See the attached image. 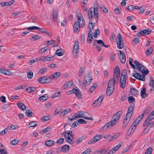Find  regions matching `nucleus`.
<instances>
[{
    "label": "nucleus",
    "mask_w": 154,
    "mask_h": 154,
    "mask_svg": "<svg viewBox=\"0 0 154 154\" xmlns=\"http://www.w3.org/2000/svg\"><path fill=\"white\" fill-rule=\"evenodd\" d=\"M152 48H149L146 51V56H149L150 55V54L152 52Z\"/></svg>",
    "instance_id": "obj_42"
},
{
    "label": "nucleus",
    "mask_w": 154,
    "mask_h": 154,
    "mask_svg": "<svg viewBox=\"0 0 154 154\" xmlns=\"http://www.w3.org/2000/svg\"><path fill=\"white\" fill-rule=\"evenodd\" d=\"M98 11L97 8H90L88 11V17L91 21L95 18L96 22L97 23L98 20Z\"/></svg>",
    "instance_id": "obj_5"
},
{
    "label": "nucleus",
    "mask_w": 154,
    "mask_h": 154,
    "mask_svg": "<svg viewBox=\"0 0 154 154\" xmlns=\"http://www.w3.org/2000/svg\"><path fill=\"white\" fill-rule=\"evenodd\" d=\"M86 137L85 136H82V137L79 138L77 140L76 143L77 144H78L79 143L81 142L83 140L85 139Z\"/></svg>",
    "instance_id": "obj_43"
},
{
    "label": "nucleus",
    "mask_w": 154,
    "mask_h": 154,
    "mask_svg": "<svg viewBox=\"0 0 154 154\" xmlns=\"http://www.w3.org/2000/svg\"><path fill=\"white\" fill-rule=\"evenodd\" d=\"M149 85L150 86L152 87L153 88V89H150V91H152L154 89V80L152 79L150 81V82L149 84Z\"/></svg>",
    "instance_id": "obj_52"
},
{
    "label": "nucleus",
    "mask_w": 154,
    "mask_h": 154,
    "mask_svg": "<svg viewBox=\"0 0 154 154\" xmlns=\"http://www.w3.org/2000/svg\"><path fill=\"white\" fill-rule=\"evenodd\" d=\"M50 119V118L49 116H44L41 118V120L43 122H45L48 121Z\"/></svg>",
    "instance_id": "obj_53"
},
{
    "label": "nucleus",
    "mask_w": 154,
    "mask_h": 154,
    "mask_svg": "<svg viewBox=\"0 0 154 154\" xmlns=\"http://www.w3.org/2000/svg\"><path fill=\"white\" fill-rule=\"evenodd\" d=\"M38 80L41 83H46V82L47 81V76H45L39 78Z\"/></svg>",
    "instance_id": "obj_24"
},
{
    "label": "nucleus",
    "mask_w": 154,
    "mask_h": 154,
    "mask_svg": "<svg viewBox=\"0 0 154 154\" xmlns=\"http://www.w3.org/2000/svg\"><path fill=\"white\" fill-rule=\"evenodd\" d=\"M49 50V48L47 46L41 48L40 49L41 54L43 53H44L48 51Z\"/></svg>",
    "instance_id": "obj_41"
},
{
    "label": "nucleus",
    "mask_w": 154,
    "mask_h": 154,
    "mask_svg": "<svg viewBox=\"0 0 154 154\" xmlns=\"http://www.w3.org/2000/svg\"><path fill=\"white\" fill-rule=\"evenodd\" d=\"M102 138L101 135L97 134L94 136L91 140V142L88 143L89 144L93 143L98 141Z\"/></svg>",
    "instance_id": "obj_15"
},
{
    "label": "nucleus",
    "mask_w": 154,
    "mask_h": 154,
    "mask_svg": "<svg viewBox=\"0 0 154 154\" xmlns=\"http://www.w3.org/2000/svg\"><path fill=\"white\" fill-rule=\"evenodd\" d=\"M100 45L101 46H103L106 48H108V46L106 45L103 43V41L101 40H95L93 42V46H95L96 45Z\"/></svg>",
    "instance_id": "obj_17"
},
{
    "label": "nucleus",
    "mask_w": 154,
    "mask_h": 154,
    "mask_svg": "<svg viewBox=\"0 0 154 154\" xmlns=\"http://www.w3.org/2000/svg\"><path fill=\"white\" fill-rule=\"evenodd\" d=\"M91 152V150L89 149H88L84 151L82 154H90Z\"/></svg>",
    "instance_id": "obj_64"
},
{
    "label": "nucleus",
    "mask_w": 154,
    "mask_h": 154,
    "mask_svg": "<svg viewBox=\"0 0 154 154\" xmlns=\"http://www.w3.org/2000/svg\"><path fill=\"white\" fill-rule=\"evenodd\" d=\"M85 69V68L84 67H80L79 70V76L81 77L83 73L84 72Z\"/></svg>",
    "instance_id": "obj_38"
},
{
    "label": "nucleus",
    "mask_w": 154,
    "mask_h": 154,
    "mask_svg": "<svg viewBox=\"0 0 154 154\" xmlns=\"http://www.w3.org/2000/svg\"><path fill=\"white\" fill-rule=\"evenodd\" d=\"M104 98V96L101 95L98 98L95 100L93 103V106L94 107L99 106L101 103L102 100Z\"/></svg>",
    "instance_id": "obj_13"
},
{
    "label": "nucleus",
    "mask_w": 154,
    "mask_h": 154,
    "mask_svg": "<svg viewBox=\"0 0 154 154\" xmlns=\"http://www.w3.org/2000/svg\"><path fill=\"white\" fill-rule=\"evenodd\" d=\"M145 9V7H144L142 6L139 8L138 10V12L140 14H142L144 11Z\"/></svg>",
    "instance_id": "obj_47"
},
{
    "label": "nucleus",
    "mask_w": 154,
    "mask_h": 154,
    "mask_svg": "<svg viewBox=\"0 0 154 154\" xmlns=\"http://www.w3.org/2000/svg\"><path fill=\"white\" fill-rule=\"evenodd\" d=\"M100 34L99 29H97L95 31L94 33V36L95 38H96L97 35Z\"/></svg>",
    "instance_id": "obj_59"
},
{
    "label": "nucleus",
    "mask_w": 154,
    "mask_h": 154,
    "mask_svg": "<svg viewBox=\"0 0 154 154\" xmlns=\"http://www.w3.org/2000/svg\"><path fill=\"white\" fill-rule=\"evenodd\" d=\"M106 152V149H102L96 151L95 154H104Z\"/></svg>",
    "instance_id": "obj_37"
},
{
    "label": "nucleus",
    "mask_w": 154,
    "mask_h": 154,
    "mask_svg": "<svg viewBox=\"0 0 154 154\" xmlns=\"http://www.w3.org/2000/svg\"><path fill=\"white\" fill-rule=\"evenodd\" d=\"M56 54L59 56H61L63 54V50L61 49H58L56 52Z\"/></svg>",
    "instance_id": "obj_33"
},
{
    "label": "nucleus",
    "mask_w": 154,
    "mask_h": 154,
    "mask_svg": "<svg viewBox=\"0 0 154 154\" xmlns=\"http://www.w3.org/2000/svg\"><path fill=\"white\" fill-rule=\"evenodd\" d=\"M126 79H123L120 78V86L121 87L122 89H124L125 86Z\"/></svg>",
    "instance_id": "obj_22"
},
{
    "label": "nucleus",
    "mask_w": 154,
    "mask_h": 154,
    "mask_svg": "<svg viewBox=\"0 0 154 154\" xmlns=\"http://www.w3.org/2000/svg\"><path fill=\"white\" fill-rule=\"evenodd\" d=\"M47 44H46V45L48 46L54 44L55 42V41L54 40H52L47 41Z\"/></svg>",
    "instance_id": "obj_58"
},
{
    "label": "nucleus",
    "mask_w": 154,
    "mask_h": 154,
    "mask_svg": "<svg viewBox=\"0 0 154 154\" xmlns=\"http://www.w3.org/2000/svg\"><path fill=\"white\" fill-rule=\"evenodd\" d=\"M79 43L77 41L75 42L74 43L73 45L72 53L74 57H76L77 56V55L79 54Z\"/></svg>",
    "instance_id": "obj_11"
},
{
    "label": "nucleus",
    "mask_w": 154,
    "mask_h": 154,
    "mask_svg": "<svg viewBox=\"0 0 154 154\" xmlns=\"http://www.w3.org/2000/svg\"><path fill=\"white\" fill-rule=\"evenodd\" d=\"M92 80L90 75L89 74H87L84 79V82L88 85L91 82Z\"/></svg>",
    "instance_id": "obj_20"
},
{
    "label": "nucleus",
    "mask_w": 154,
    "mask_h": 154,
    "mask_svg": "<svg viewBox=\"0 0 154 154\" xmlns=\"http://www.w3.org/2000/svg\"><path fill=\"white\" fill-rule=\"evenodd\" d=\"M122 144V143L120 142L119 143L118 145L114 147L117 151L121 147Z\"/></svg>",
    "instance_id": "obj_60"
},
{
    "label": "nucleus",
    "mask_w": 154,
    "mask_h": 154,
    "mask_svg": "<svg viewBox=\"0 0 154 154\" xmlns=\"http://www.w3.org/2000/svg\"><path fill=\"white\" fill-rule=\"evenodd\" d=\"M25 113L26 115L29 117H31L33 115L32 112L30 111L29 110H26Z\"/></svg>",
    "instance_id": "obj_51"
},
{
    "label": "nucleus",
    "mask_w": 154,
    "mask_h": 154,
    "mask_svg": "<svg viewBox=\"0 0 154 154\" xmlns=\"http://www.w3.org/2000/svg\"><path fill=\"white\" fill-rule=\"evenodd\" d=\"M33 76V72L32 71H30L27 73V76L29 79H31Z\"/></svg>",
    "instance_id": "obj_50"
},
{
    "label": "nucleus",
    "mask_w": 154,
    "mask_h": 154,
    "mask_svg": "<svg viewBox=\"0 0 154 154\" xmlns=\"http://www.w3.org/2000/svg\"><path fill=\"white\" fill-rule=\"evenodd\" d=\"M73 93L75 94L76 96L79 98H81L82 97L81 93L79 89H75L74 88H73V89L66 92V94L67 95Z\"/></svg>",
    "instance_id": "obj_10"
},
{
    "label": "nucleus",
    "mask_w": 154,
    "mask_h": 154,
    "mask_svg": "<svg viewBox=\"0 0 154 154\" xmlns=\"http://www.w3.org/2000/svg\"><path fill=\"white\" fill-rule=\"evenodd\" d=\"M69 146L67 145H65L62 147V149L63 152H67L69 149Z\"/></svg>",
    "instance_id": "obj_31"
},
{
    "label": "nucleus",
    "mask_w": 154,
    "mask_h": 154,
    "mask_svg": "<svg viewBox=\"0 0 154 154\" xmlns=\"http://www.w3.org/2000/svg\"><path fill=\"white\" fill-rule=\"evenodd\" d=\"M97 86V84L95 83L92 86L90 87L89 90V91L91 93L93 92L96 88Z\"/></svg>",
    "instance_id": "obj_40"
},
{
    "label": "nucleus",
    "mask_w": 154,
    "mask_h": 154,
    "mask_svg": "<svg viewBox=\"0 0 154 154\" xmlns=\"http://www.w3.org/2000/svg\"><path fill=\"white\" fill-rule=\"evenodd\" d=\"M18 107L23 111L25 110L26 109V106L22 103L17 104Z\"/></svg>",
    "instance_id": "obj_32"
},
{
    "label": "nucleus",
    "mask_w": 154,
    "mask_h": 154,
    "mask_svg": "<svg viewBox=\"0 0 154 154\" xmlns=\"http://www.w3.org/2000/svg\"><path fill=\"white\" fill-rule=\"evenodd\" d=\"M130 91L131 92H132V93H133L134 94H134L135 95H137L138 94V91L137 90L134 88H131Z\"/></svg>",
    "instance_id": "obj_48"
},
{
    "label": "nucleus",
    "mask_w": 154,
    "mask_h": 154,
    "mask_svg": "<svg viewBox=\"0 0 154 154\" xmlns=\"http://www.w3.org/2000/svg\"><path fill=\"white\" fill-rule=\"evenodd\" d=\"M95 24V23L94 22V23H92V22H89L88 24V27L89 29H92Z\"/></svg>",
    "instance_id": "obj_55"
},
{
    "label": "nucleus",
    "mask_w": 154,
    "mask_h": 154,
    "mask_svg": "<svg viewBox=\"0 0 154 154\" xmlns=\"http://www.w3.org/2000/svg\"><path fill=\"white\" fill-rule=\"evenodd\" d=\"M144 116V114H142L141 115L139 116L136 119L135 121L133 122V125H137L141 121L142 119Z\"/></svg>",
    "instance_id": "obj_21"
},
{
    "label": "nucleus",
    "mask_w": 154,
    "mask_h": 154,
    "mask_svg": "<svg viewBox=\"0 0 154 154\" xmlns=\"http://www.w3.org/2000/svg\"><path fill=\"white\" fill-rule=\"evenodd\" d=\"M128 100L129 103H131L134 102L135 100L133 97L130 96L128 97Z\"/></svg>",
    "instance_id": "obj_56"
},
{
    "label": "nucleus",
    "mask_w": 154,
    "mask_h": 154,
    "mask_svg": "<svg viewBox=\"0 0 154 154\" xmlns=\"http://www.w3.org/2000/svg\"><path fill=\"white\" fill-rule=\"evenodd\" d=\"M54 56H50L49 57L47 56H41L39 58V60H42L43 62H47L51 61L53 59Z\"/></svg>",
    "instance_id": "obj_16"
},
{
    "label": "nucleus",
    "mask_w": 154,
    "mask_h": 154,
    "mask_svg": "<svg viewBox=\"0 0 154 154\" xmlns=\"http://www.w3.org/2000/svg\"><path fill=\"white\" fill-rule=\"evenodd\" d=\"M64 134L65 140L66 142L70 144H72L74 143L73 140L74 136L72 132L71 131H67L63 133Z\"/></svg>",
    "instance_id": "obj_7"
},
{
    "label": "nucleus",
    "mask_w": 154,
    "mask_h": 154,
    "mask_svg": "<svg viewBox=\"0 0 154 154\" xmlns=\"http://www.w3.org/2000/svg\"><path fill=\"white\" fill-rule=\"evenodd\" d=\"M101 10L104 12L106 13L108 12V10L104 6L102 7H100Z\"/></svg>",
    "instance_id": "obj_63"
},
{
    "label": "nucleus",
    "mask_w": 154,
    "mask_h": 154,
    "mask_svg": "<svg viewBox=\"0 0 154 154\" xmlns=\"http://www.w3.org/2000/svg\"><path fill=\"white\" fill-rule=\"evenodd\" d=\"M121 78L123 79L127 78V72L126 69H123L121 73Z\"/></svg>",
    "instance_id": "obj_27"
},
{
    "label": "nucleus",
    "mask_w": 154,
    "mask_h": 154,
    "mask_svg": "<svg viewBox=\"0 0 154 154\" xmlns=\"http://www.w3.org/2000/svg\"><path fill=\"white\" fill-rule=\"evenodd\" d=\"M36 89V88L35 87H29L26 88V91H28V93H31L35 91Z\"/></svg>",
    "instance_id": "obj_34"
},
{
    "label": "nucleus",
    "mask_w": 154,
    "mask_h": 154,
    "mask_svg": "<svg viewBox=\"0 0 154 154\" xmlns=\"http://www.w3.org/2000/svg\"><path fill=\"white\" fill-rule=\"evenodd\" d=\"M133 110L134 107L132 106H131L129 107L126 116L124 120L123 127L125 128L127 125L132 116Z\"/></svg>",
    "instance_id": "obj_6"
},
{
    "label": "nucleus",
    "mask_w": 154,
    "mask_h": 154,
    "mask_svg": "<svg viewBox=\"0 0 154 154\" xmlns=\"http://www.w3.org/2000/svg\"><path fill=\"white\" fill-rule=\"evenodd\" d=\"M53 77L52 76H49L48 78L47 77V81L46 83H48L51 82L53 80Z\"/></svg>",
    "instance_id": "obj_62"
},
{
    "label": "nucleus",
    "mask_w": 154,
    "mask_h": 154,
    "mask_svg": "<svg viewBox=\"0 0 154 154\" xmlns=\"http://www.w3.org/2000/svg\"><path fill=\"white\" fill-rule=\"evenodd\" d=\"M76 15L78 20L75 22L73 27L74 32H77L80 28H83L85 26V20L80 12H77Z\"/></svg>",
    "instance_id": "obj_2"
},
{
    "label": "nucleus",
    "mask_w": 154,
    "mask_h": 154,
    "mask_svg": "<svg viewBox=\"0 0 154 154\" xmlns=\"http://www.w3.org/2000/svg\"><path fill=\"white\" fill-rule=\"evenodd\" d=\"M116 42L117 47L119 49H122L124 48V40L121 34L119 33L118 34Z\"/></svg>",
    "instance_id": "obj_9"
},
{
    "label": "nucleus",
    "mask_w": 154,
    "mask_h": 154,
    "mask_svg": "<svg viewBox=\"0 0 154 154\" xmlns=\"http://www.w3.org/2000/svg\"><path fill=\"white\" fill-rule=\"evenodd\" d=\"M134 63L136 66L137 69L138 71V73H136L133 74L132 75L135 78L142 81L145 80V76L148 72V70L139 62L135 60Z\"/></svg>",
    "instance_id": "obj_1"
},
{
    "label": "nucleus",
    "mask_w": 154,
    "mask_h": 154,
    "mask_svg": "<svg viewBox=\"0 0 154 154\" xmlns=\"http://www.w3.org/2000/svg\"><path fill=\"white\" fill-rule=\"evenodd\" d=\"M57 13L56 12L54 11L53 13V21H55L57 18Z\"/></svg>",
    "instance_id": "obj_46"
},
{
    "label": "nucleus",
    "mask_w": 154,
    "mask_h": 154,
    "mask_svg": "<svg viewBox=\"0 0 154 154\" xmlns=\"http://www.w3.org/2000/svg\"><path fill=\"white\" fill-rule=\"evenodd\" d=\"M47 70V68L46 67L44 68L40 69L39 72H38L39 73H41V74H43Z\"/></svg>",
    "instance_id": "obj_57"
},
{
    "label": "nucleus",
    "mask_w": 154,
    "mask_h": 154,
    "mask_svg": "<svg viewBox=\"0 0 154 154\" xmlns=\"http://www.w3.org/2000/svg\"><path fill=\"white\" fill-rule=\"evenodd\" d=\"M120 75L119 68V67L116 66L115 69L113 78L109 80L108 87L114 88L115 85L117 84L119 82Z\"/></svg>",
    "instance_id": "obj_3"
},
{
    "label": "nucleus",
    "mask_w": 154,
    "mask_h": 154,
    "mask_svg": "<svg viewBox=\"0 0 154 154\" xmlns=\"http://www.w3.org/2000/svg\"><path fill=\"white\" fill-rule=\"evenodd\" d=\"M146 89L145 88H143L140 92V95L142 98H145L147 97V94H146Z\"/></svg>",
    "instance_id": "obj_29"
},
{
    "label": "nucleus",
    "mask_w": 154,
    "mask_h": 154,
    "mask_svg": "<svg viewBox=\"0 0 154 154\" xmlns=\"http://www.w3.org/2000/svg\"><path fill=\"white\" fill-rule=\"evenodd\" d=\"M61 75L60 72H57L52 75V76L54 78H57L60 76Z\"/></svg>",
    "instance_id": "obj_44"
},
{
    "label": "nucleus",
    "mask_w": 154,
    "mask_h": 154,
    "mask_svg": "<svg viewBox=\"0 0 154 154\" xmlns=\"http://www.w3.org/2000/svg\"><path fill=\"white\" fill-rule=\"evenodd\" d=\"M55 142L54 141L52 140H48L45 142V144L48 147H50L53 145Z\"/></svg>",
    "instance_id": "obj_28"
},
{
    "label": "nucleus",
    "mask_w": 154,
    "mask_h": 154,
    "mask_svg": "<svg viewBox=\"0 0 154 154\" xmlns=\"http://www.w3.org/2000/svg\"><path fill=\"white\" fill-rule=\"evenodd\" d=\"M121 116L120 112H117L112 117L111 121L106 124L102 127L103 129L104 130H106L108 128H110L112 126L115 125L116 122L119 120Z\"/></svg>",
    "instance_id": "obj_4"
},
{
    "label": "nucleus",
    "mask_w": 154,
    "mask_h": 154,
    "mask_svg": "<svg viewBox=\"0 0 154 154\" xmlns=\"http://www.w3.org/2000/svg\"><path fill=\"white\" fill-rule=\"evenodd\" d=\"M154 119V113L152 112L147 117L143 123V126H145L148 124L149 123Z\"/></svg>",
    "instance_id": "obj_12"
},
{
    "label": "nucleus",
    "mask_w": 154,
    "mask_h": 154,
    "mask_svg": "<svg viewBox=\"0 0 154 154\" xmlns=\"http://www.w3.org/2000/svg\"><path fill=\"white\" fill-rule=\"evenodd\" d=\"M29 126L28 127L29 128L31 127H35L37 125V123L35 121L32 122L29 124Z\"/></svg>",
    "instance_id": "obj_36"
},
{
    "label": "nucleus",
    "mask_w": 154,
    "mask_h": 154,
    "mask_svg": "<svg viewBox=\"0 0 154 154\" xmlns=\"http://www.w3.org/2000/svg\"><path fill=\"white\" fill-rule=\"evenodd\" d=\"M119 54L118 55L119 59L122 63H125L126 61V57L124 52L121 51H119Z\"/></svg>",
    "instance_id": "obj_14"
},
{
    "label": "nucleus",
    "mask_w": 154,
    "mask_h": 154,
    "mask_svg": "<svg viewBox=\"0 0 154 154\" xmlns=\"http://www.w3.org/2000/svg\"><path fill=\"white\" fill-rule=\"evenodd\" d=\"M40 36L38 35H35L32 36V38L33 39V41H35L36 40L39 39L40 38Z\"/></svg>",
    "instance_id": "obj_54"
},
{
    "label": "nucleus",
    "mask_w": 154,
    "mask_h": 154,
    "mask_svg": "<svg viewBox=\"0 0 154 154\" xmlns=\"http://www.w3.org/2000/svg\"><path fill=\"white\" fill-rule=\"evenodd\" d=\"M63 87L64 89H66L71 87V88L72 89V90L73 89V88H74L72 81H69L66 82L64 85Z\"/></svg>",
    "instance_id": "obj_19"
},
{
    "label": "nucleus",
    "mask_w": 154,
    "mask_h": 154,
    "mask_svg": "<svg viewBox=\"0 0 154 154\" xmlns=\"http://www.w3.org/2000/svg\"><path fill=\"white\" fill-rule=\"evenodd\" d=\"M38 29V26H32L29 27L27 28V29H27L28 30H37V29Z\"/></svg>",
    "instance_id": "obj_49"
},
{
    "label": "nucleus",
    "mask_w": 154,
    "mask_h": 154,
    "mask_svg": "<svg viewBox=\"0 0 154 154\" xmlns=\"http://www.w3.org/2000/svg\"><path fill=\"white\" fill-rule=\"evenodd\" d=\"M114 88H112L110 87H108L106 91V95L109 96L113 92Z\"/></svg>",
    "instance_id": "obj_26"
},
{
    "label": "nucleus",
    "mask_w": 154,
    "mask_h": 154,
    "mask_svg": "<svg viewBox=\"0 0 154 154\" xmlns=\"http://www.w3.org/2000/svg\"><path fill=\"white\" fill-rule=\"evenodd\" d=\"M152 151V147H149L146 150L145 154H151Z\"/></svg>",
    "instance_id": "obj_45"
},
{
    "label": "nucleus",
    "mask_w": 154,
    "mask_h": 154,
    "mask_svg": "<svg viewBox=\"0 0 154 154\" xmlns=\"http://www.w3.org/2000/svg\"><path fill=\"white\" fill-rule=\"evenodd\" d=\"M48 98V96L47 94H45L39 97V99L41 100H43L45 101L47 100Z\"/></svg>",
    "instance_id": "obj_35"
},
{
    "label": "nucleus",
    "mask_w": 154,
    "mask_h": 154,
    "mask_svg": "<svg viewBox=\"0 0 154 154\" xmlns=\"http://www.w3.org/2000/svg\"><path fill=\"white\" fill-rule=\"evenodd\" d=\"M70 111V110L69 109H67L61 112L60 113V115L61 116H63L67 114Z\"/></svg>",
    "instance_id": "obj_30"
},
{
    "label": "nucleus",
    "mask_w": 154,
    "mask_h": 154,
    "mask_svg": "<svg viewBox=\"0 0 154 154\" xmlns=\"http://www.w3.org/2000/svg\"><path fill=\"white\" fill-rule=\"evenodd\" d=\"M151 31L146 29L143 30L142 31L139 32L137 34V35L138 36H140L143 35H147L150 34Z\"/></svg>",
    "instance_id": "obj_18"
},
{
    "label": "nucleus",
    "mask_w": 154,
    "mask_h": 154,
    "mask_svg": "<svg viewBox=\"0 0 154 154\" xmlns=\"http://www.w3.org/2000/svg\"><path fill=\"white\" fill-rule=\"evenodd\" d=\"M0 73H2L6 75H11V72L8 70L0 69Z\"/></svg>",
    "instance_id": "obj_25"
},
{
    "label": "nucleus",
    "mask_w": 154,
    "mask_h": 154,
    "mask_svg": "<svg viewBox=\"0 0 154 154\" xmlns=\"http://www.w3.org/2000/svg\"><path fill=\"white\" fill-rule=\"evenodd\" d=\"M137 126V125L135 126L134 125H133V123H132V125L130 127L128 131L129 136L136 129V127Z\"/></svg>",
    "instance_id": "obj_23"
},
{
    "label": "nucleus",
    "mask_w": 154,
    "mask_h": 154,
    "mask_svg": "<svg viewBox=\"0 0 154 154\" xmlns=\"http://www.w3.org/2000/svg\"><path fill=\"white\" fill-rule=\"evenodd\" d=\"M154 126V120L152 122L150 123L149 124V125L147 126L145 128L144 131L146 130V129L148 128V130L147 131L150 129L151 128L153 127Z\"/></svg>",
    "instance_id": "obj_39"
},
{
    "label": "nucleus",
    "mask_w": 154,
    "mask_h": 154,
    "mask_svg": "<svg viewBox=\"0 0 154 154\" xmlns=\"http://www.w3.org/2000/svg\"><path fill=\"white\" fill-rule=\"evenodd\" d=\"M88 115V113L85 112L79 111L75 114L74 119H76L79 118H82L85 119L93 120V119L92 116L90 117H87Z\"/></svg>",
    "instance_id": "obj_8"
},
{
    "label": "nucleus",
    "mask_w": 154,
    "mask_h": 154,
    "mask_svg": "<svg viewBox=\"0 0 154 154\" xmlns=\"http://www.w3.org/2000/svg\"><path fill=\"white\" fill-rule=\"evenodd\" d=\"M19 142V140L16 139H14L11 142V144L12 145H15L17 144Z\"/></svg>",
    "instance_id": "obj_61"
}]
</instances>
